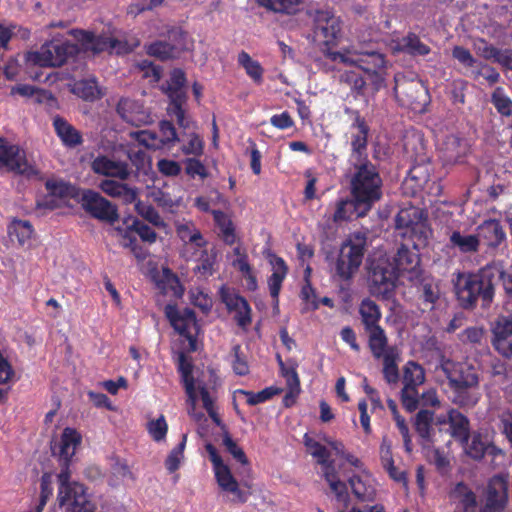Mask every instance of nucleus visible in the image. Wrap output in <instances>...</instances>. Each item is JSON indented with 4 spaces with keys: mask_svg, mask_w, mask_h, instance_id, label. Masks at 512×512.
<instances>
[{
    "mask_svg": "<svg viewBox=\"0 0 512 512\" xmlns=\"http://www.w3.org/2000/svg\"><path fill=\"white\" fill-rule=\"evenodd\" d=\"M500 276V265L496 263H489L476 272L454 273L452 281L460 307L473 310L480 301L482 308H489L494 300Z\"/></svg>",
    "mask_w": 512,
    "mask_h": 512,
    "instance_id": "f257e3e1",
    "label": "nucleus"
},
{
    "mask_svg": "<svg viewBox=\"0 0 512 512\" xmlns=\"http://www.w3.org/2000/svg\"><path fill=\"white\" fill-rule=\"evenodd\" d=\"M363 232H354L341 243L336 256L329 260L333 280L349 285L358 273L368 247Z\"/></svg>",
    "mask_w": 512,
    "mask_h": 512,
    "instance_id": "f03ea898",
    "label": "nucleus"
},
{
    "mask_svg": "<svg viewBox=\"0 0 512 512\" xmlns=\"http://www.w3.org/2000/svg\"><path fill=\"white\" fill-rule=\"evenodd\" d=\"M440 369L454 393L453 403L460 407L474 406L478 398L473 397L469 391L479 387L480 375L477 367L467 361L442 358Z\"/></svg>",
    "mask_w": 512,
    "mask_h": 512,
    "instance_id": "7ed1b4c3",
    "label": "nucleus"
},
{
    "mask_svg": "<svg viewBox=\"0 0 512 512\" xmlns=\"http://www.w3.org/2000/svg\"><path fill=\"white\" fill-rule=\"evenodd\" d=\"M353 169L350 178V193L358 203L372 209L382 197V178L377 167L368 159L349 162Z\"/></svg>",
    "mask_w": 512,
    "mask_h": 512,
    "instance_id": "20e7f679",
    "label": "nucleus"
},
{
    "mask_svg": "<svg viewBox=\"0 0 512 512\" xmlns=\"http://www.w3.org/2000/svg\"><path fill=\"white\" fill-rule=\"evenodd\" d=\"M57 480V501L65 512H91L93 504L89 500L87 488L84 484L71 480L69 469H61Z\"/></svg>",
    "mask_w": 512,
    "mask_h": 512,
    "instance_id": "39448f33",
    "label": "nucleus"
},
{
    "mask_svg": "<svg viewBox=\"0 0 512 512\" xmlns=\"http://www.w3.org/2000/svg\"><path fill=\"white\" fill-rule=\"evenodd\" d=\"M79 53L77 44L54 38L45 42L38 51L29 52L27 61L41 67H60Z\"/></svg>",
    "mask_w": 512,
    "mask_h": 512,
    "instance_id": "423d86ee",
    "label": "nucleus"
},
{
    "mask_svg": "<svg viewBox=\"0 0 512 512\" xmlns=\"http://www.w3.org/2000/svg\"><path fill=\"white\" fill-rule=\"evenodd\" d=\"M394 93L401 105L414 111L423 112L429 103L427 88L418 79H408L404 75L395 76Z\"/></svg>",
    "mask_w": 512,
    "mask_h": 512,
    "instance_id": "0eeeda50",
    "label": "nucleus"
},
{
    "mask_svg": "<svg viewBox=\"0 0 512 512\" xmlns=\"http://www.w3.org/2000/svg\"><path fill=\"white\" fill-rule=\"evenodd\" d=\"M399 275L391 261L386 257L373 259L368 267V281L373 293L387 295L396 286Z\"/></svg>",
    "mask_w": 512,
    "mask_h": 512,
    "instance_id": "6e6552de",
    "label": "nucleus"
},
{
    "mask_svg": "<svg viewBox=\"0 0 512 512\" xmlns=\"http://www.w3.org/2000/svg\"><path fill=\"white\" fill-rule=\"evenodd\" d=\"M80 204L89 215L100 221L114 224L119 219L117 206L94 190H84Z\"/></svg>",
    "mask_w": 512,
    "mask_h": 512,
    "instance_id": "1a4fd4ad",
    "label": "nucleus"
},
{
    "mask_svg": "<svg viewBox=\"0 0 512 512\" xmlns=\"http://www.w3.org/2000/svg\"><path fill=\"white\" fill-rule=\"evenodd\" d=\"M353 122L350 125L349 162L368 160V136L370 127L359 111H352Z\"/></svg>",
    "mask_w": 512,
    "mask_h": 512,
    "instance_id": "9d476101",
    "label": "nucleus"
},
{
    "mask_svg": "<svg viewBox=\"0 0 512 512\" xmlns=\"http://www.w3.org/2000/svg\"><path fill=\"white\" fill-rule=\"evenodd\" d=\"M491 345L505 359H512V315H498L490 325Z\"/></svg>",
    "mask_w": 512,
    "mask_h": 512,
    "instance_id": "9b49d317",
    "label": "nucleus"
},
{
    "mask_svg": "<svg viewBox=\"0 0 512 512\" xmlns=\"http://www.w3.org/2000/svg\"><path fill=\"white\" fill-rule=\"evenodd\" d=\"M420 255L416 243L401 244L392 258V264L397 274L407 275L409 280L417 278L421 273Z\"/></svg>",
    "mask_w": 512,
    "mask_h": 512,
    "instance_id": "f8f14e48",
    "label": "nucleus"
},
{
    "mask_svg": "<svg viewBox=\"0 0 512 512\" xmlns=\"http://www.w3.org/2000/svg\"><path fill=\"white\" fill-rule=\"evenodd\" d=\"M358 58H352L348 55L338 52L327 50L326 56L332 61H340L344 64L355 65L367 74H377L379 69L385 67L384 55L377 51H366L358 53Z\"/></svg>",
    "mask_w": 512,
    "mask_h": 512,
    "instance_id": "ddd939ff",
    "label": "nucleus"
},
{
    "mask_svg": "<svg viewBox=\"0 0 512 512\" xmlns=\"http://www.w3.org/2000/svg\"><path fill=\"white\" fill-rule=\"evenodd\" d=\"M0 165L9 171L27 177L35 176L38 171L28 163L25 152L18 146L1 141L0 143Z\"/></svg>",
    "mask_w": 512,
    "mask_h": 512,
    "instance_id": "4468645a",
    "label": "nucleus"
},
{
    "mask_svg": "<svg viewBox=\"0 0 512 512\" xmlns=\"http://www.w3.org/2000/svg\"><path fill=\"white\" fill-rule=\"evenodd\" d=\"M341 33V21L328 10H317L314 16V39L325 45L334 44Z\"/></svg>",
    "mask_w": 512,
    "mask_h": 512,
    "instance_id": "2eb2a0df",
    "label": "nucleus"
},
{
    "mask_svg": "<svg viewBox=\"0 0 512 512\" xmlns=\"http://www.w3.org/2000/svg\"><path fill=\"white\" fill-rule=\"evenodd\" d=\"M427 214L417 207L411 206L401 209L395 216V227L407 229L412 234H418L419 240L428 238Z\"/></svg>",
    "mask_w": 512,
    "mask_h": 512,
    "instance_id": "dca6fc26",
    "label": "nucleus"
},
{
    "mask_svg": "<svg viewBox=\"0 0 512 512\" xmlns=\"http://www.w3.org/2000/svg\"><path fill=\"white\" fill-rule=\"evenodd\" d=\"M221 301L225 304L229 312H234V320L242 329H247L251 324V307L247 300L235 293L233 290L222 287L220 289Z\"/></svg>",
    "mask_w": 512,
    "mask_h": 512,
    "instance_id": "f3484780",
    "label": "nucleus"
},
{
    "mask_svg": "<svg viewBox=\"0 0 512 512\" xmlns=\"http://www.w3.org/2000/svg\"><path fill=\"white\" fill-rule=\"evenodd\" d=\"M165 315L170 321L173 328L182 336L192 342L191 328L196 325V315L193 309H178L176 305H167L165 307Z\"/></svg>",
    "mask_w": 512,
    "mask_h": 512,
    "instance_id": "a211bd4d",
    "label": "nucleus"
},
{
    "mask_svg": "<svg viewBox=\"0 0 512 512\" xmlns=\"http://www.w3.org/2000/svg\"><path fill=\"white\" fill-rule=\"evenodd\" d=\"M371 209L358 203L355 197L340 198L335 203V211L332 215L334 223H342L351 221L354 217H364Z\"/></svg>",
    "mask_w": 512,
    "mask_h": 512,
    "instance_id": "6ab92c4d",
    "label": "nucleus"
},
{
    "mask_svg": "<svg viewBox=\"0 0 512 512\" xmlns=\"http://www.w3.org/2000/svg\"><path fill=\"white\" fill-rule=\"evenodd\" d=\"M508 501V482L500 475L494 476L488 486L485 506L496 511L504 510Z\"/></svg>",
    "mask_w": 512,
    "mask_h": 512,
    "instance_id": "aec40b11",
    "label": "nucleus"
},
{
    "mask_svg": "<svg viewBox=\"0 0 512 512\" xmlns=\"http://www.w3.org/2000/svg\"><path fill=\"white\" fill-rule=\"evenodd\" d=\"M117 113L125 122L136 127L151 122L150 113L138 102L131 99H121L117 104Z\"/></svg>",
    "mask_w": 512,
    "mask_h": 512,
    "instance_id": "412c9836",
    "label": "nucleus"
},
{
    "mask_svg": "<svg viewBox=\"0 0 512 512\" xmlns=\"http://www.w3.org/2000/svg\"><path fill=\"white\" fill-rule=\"evenodd\" d=\"M70 34L82 44L85 51H90L93 54L107 51L111 54L112 37L97 36L93 32L81 29H73Z\"/></svg>",
    "mask_w": 512,
    "mask_h": 512,
    "instance_id": "4be33fe9",
    "label": "nucleus"
},
{
    "mask_svg": "<svg viewBox=\"0 0 512 512\" xmlns=\"http://www.w3.org/2000/svg\"><path fill=\"white\" fill-rule=\"evenodd\" d=\"M449 499L457 507L453 512H476L478 502L474 491L464 482H458L449 492Z\"/></svg>",
    "mask_w": 512,
    "mask_h": 512,
    "instance_id": "5701e85b",
    "label": "nucleus"
},
{
    "mask_svg": "<svg viewBox=\"0 0 512 512\" xmlns=\"http://www.w3.org/2000/svg\"><path fill=\"white\" fill-rule=\"evenodd\" d=\"M268 258L269 263L272 266V274L268 278V287L270 295L274 300L275 306H277L282 283L288 273V267L283 258L278 257L275 254H269Z\"/></svg>",
    "mask_w": 512,
    "mask_h": 512,
    "instance_id": "b1692460",
    "label": "nucleus"
},
{
    "mask_svg": "<svg viewBox=\"0 0 512 512\" xmlns=\"http://www.w3.org/2000/svg\"><path fill=\"white\" fill-rule=\"evenodd\" d=\"M92 170L96 174L119 178L120 180L128 179L130 171L128 165L124 162L114 161L106 156H98L92 162Z\"/></svg>",
    "mask_w": 512,
    "mask_h": 512,
    "instance_id": "393cba45",
    "label": "nucleus"
},
{
    "mask_svg": "<svg viewBox=\"0 0 512 512\" xmlns=\"http://www.w3.org/2000/svg\"><path fill=\"white\" fill-rule=\"evenodd\" d=\"M449 432L453 439L464 444L470 438V421L467 416L457 409H450L447 413Z\"/></svg>",
    "mask_w": 512,
    "mask_h": 512,
    "instance_id": "a878e982",
    "label": "nucleus"
},
{
    "mask_svg": "<svg viewBox=\"0 0 512 512\" xmlns=\"http://www.w3.org/2000/svg\"><path fill=\"white\" fill-rule=\"evenodd\" d=\"M81 443V435L73 428H65L59 444V459L62 469H69V462Z\"/></svg>",
    "mask_w": 512,
    "mask_h": 512,
    "instance_id": "bb28decb",
    "label": "nucleus"
},
{
    "mask_svg": "<svg viewBox=\"0 0 512 512\" xmlns=\"http://www.w3.org/2000/svg\"><path fill=\"white\" fill-rule=\"evenodd\" d=\"M193 367L191 360L186 356V354L180 352L178 355V372L181 375V380L188 397V402L194 408L197 401V393L193 377Z\"/></svg>",
    "mask_w": 512,
    "mask_h": 512,
    "instance_id": "cd10ccee",
    "label": "nucleus"
},
{
    "mask_svg": "<svg viewBox=\"0 0 512 512\" xmlns=\"http://www.w3.org/2000/svg\"><path fill=\"white\" fill-rule=\"evenodd\" d=\"M477 232L476 236L485 240L487 246L493 248L498 247L506 239V233L500 221L496 219L485 220L477 227Z\"/></svg>",
    "mask_w": 512,
    "mask_h": 512,
    "instance_id": "c85d7f7f",
    "label": "nucleus"
},
{
    "mask_svg": "<svg viewBox=\"0 0 512 512\" xmlns=\"http://www.w3.org/2000/svg\"><path fill=\"white\" fill-rule=\"evenodd\" d=\"M53 127L65 147L75 148L83 143L81 132L64 118L55 116L53 119Z\"/></svg>",
    "mask_w": 512,
    "mask_h": 512,
    "instance_id": "c756f323",
    "label": "nucleus"
},
{
    "mask_svg": "<svg viewBox=\"0 0 512 512\" xmlns=\"http://www.w3.org/2000/svg\"><path fill=\"white\" fill-rule=\"evenodd\" d=\"M467 143L456 135H448L442 146L443 159L446 163L455 164L467 154Z\"/></svg>",
    "mask_w": 512,
    "mask_h": 512,
    "instance_id": "7c9ffc66",
    "label": "nucleus"
},
{
    "mask_svg": "<svg viewBox=\"0 0 512 512\" xmlns=\"http://www.w3.org/2000/svg\"><path fill=\"white\" fill-rule=\"evenodd\" d=\"M448 246L463 254H473L479 251V236L474 234H462L460 231H452L449 235Z\"/></svg>",
    "mask_w": 512,
    "mask_h": 512,
    "instance_id": "2f4dec72",
    "label": "nucleus"
},
{
    "mask_svg": "<svg viewBox=\"0 0 512 512\" xmlns=\"http://www.w3.org/2000/svg\"><path fill=\"white\" fill-rule=\"evenodd\" d=\"M99 188L108 196L121 198L125 203H133L137 198L135 189L115 180H102L99 184Z\"/></svg>",
    "mask_w": 512,
    "mask_h": 512,
    "instance_id": "473e14b6",
    "label": "nucleus"
},
{
    "mask_svg": "<svg viewBox=\"0 0 512 512\" xmlns=\"http://www.w3.org/2000/svg\"><path fill=\"white\" fill-rule=\"evenodd\" d=\"M339 83L348 87L355 99L365 95L367 82L359 70H345L341 72Z\"/></svg>",
    "mask_w": 512,
    "mask_h": 512,
    "instance_id": "72a5a7b5",
    "label": "nucleus"
},
{
    "mask_svg": "<svg viewBox=\"0 0 512 512\" xmlns=\"http://www.w3.org/2000/svg\"><path fill=\"white\" fill-rule=\"evenodd\" d=\"M418 291L422 311H432L440 299L439 285L433 280L424 279L421 282Z\"/></svg>",
    "mask_w": 512,
    "mask_h": 512,
    "instance_id": "f704fd0d",
    "label": "nucleus"
},
{
    "mask_svg": "<svg viewBox=\"0 0 512 512\" xmlns=\"http://www.w3.org/2000/svg\"><path fill=\"white\" fill-rule=\"evenodd\" d=\"M368 333V347L375 359H381L386 356L391 346H388V338L382 327H374L366 330Z\"/></svg>",
    "mask_w": 512,
    "mask_h": 512,
    "instance_id": "c9c22d12",
    "label": "nucleus"
},
{
    "mask_svg": "<svg viewBox=\"0 0 512 512\" xmlns=\"http://www.w3.org/2000/svg\"><path fill=\"white\" fill-rule=\"evenodd\" d=\"M176 234L184 244H194L196 247L202 248L207 245L201 232L196 228L193 222L176 223Z\"/></svg>",
    "mask_w": 512,
    "mask_h": 512,
    "instance_id": "e433bc0d",
    "label": "nucleus"
},
{
    "mask_svg": "<svg viewBox=\"0 0 512 512\" xmlns=\"http://www.w3.org/2000/svg\"><path fill=\"white\" fill-rule=\"evenodd\" d=\"M359 314L365 331L373 329L374 327H381L379 325L381 311L373 300L369 298L362 300L359 306Z\"/></svg>",
    "mask_w": 512,
    "mask_h": 512,
    "instance_id": "4c0bfd02",
    "label": "nucleus"
},
{
    "mask_svg": "<svg viewBox=\"0 0 512 512\" xmlns=\"http://www.w3.org/2000/svg\"><path fill=\"white\" fill-rule=\"evenodd\" d=\"M434 412L429 409H421L415 416L414 428L419 437L426 443L432 442Z\"/></svg>",
    "mask_w": 512,
    "mask_h": 512,
    "instance_id": "58836bf2",
    "label": "nucleus"
},
{
    "mask_svg": "<svg viewBox=\"0 0 512 512\" xmlns=\"http://www.w3.org/2000/svg\"><path fill=\"white\" fill-rule=\"evenodd\" d=\"M399 49L411 56H426L431 49L415 33H408L398 43Z\"/></svg>",
    "mask_w": 512,
    "mask_h": 512,
    "instance_id": "ea45409f",
    "label": "nucleus"
},
{
    "mask_svg": "<svg viewBox=\"0 0 512 512\" xmlns=\"http://www.w3.org/2000/svg\"><path fill=\"white\" fill-rule=\"evenodd\" d=\"M487 443L485 436L480 432H473L466 443L461 444L465 453L475 461H481L487 452Z\"/></svg>",
    "mask_w": 512,
    "mask_h": 512,
    "instance_id": "a19ab883",
    "label": "nucleus"
},
{
    "mask_svg": "<svg viewBox=\"0 0 512 512\" xmlns=\"http://www.w3.org/2000/svg\"><path fill=\"white\" fill-rule=\"evenodd\" d=\"M72 92L86 101H95L102 97L101 90L94 78L76 81Z\"/></svg>",
    "mask_w": 512,
    "mask_h": 512,
    "instance_id": "79ce46f5",
    "label": "nucleus"
},
{
    "mask_svg": "<svg viewBox=\"0 0 512 512\" xmlns=\"http://www.w3.org/2000/svg\"><path fill=\"white\" fill-rule=\"evenodd\" d=\"M383 360V376L388 384H397L399 381V370L397 360L399 359L398 350L396 347H390L386 356L381 358Z\"/></svg>",
    "mask_w": 512,
    "mask_h": 512,
    "instance_id": "37998d69",
    "label": "nucleus"
},
{
    "mask_svg": "<svg viewBox=\"0 0 512 512\" xmlns=\"http://www.w3.org/2000/svg\"><path fill=\"white\" fill-rule=\"evenodd\" d=\"M304 445L309 453L316 458L318 464L324 466L325 469L333 470V463L329 462L330 452L324 445L310 437L307 433L304 435Z\"/></svg>",
    "mask_w": 512,
    "mask_h": 512,
    "instance_id": "c03bdc74",
    "label": "nucleus"
},
{
    "mask_svg": "<svg viewBox=\"0 0 512 512\" xmlns=\"http://www.w3.org/2000/svg\"><path fill=\"white\" fill-rule=\"evenodd\" d=\"M212 213L214 221L220 229L223 241L228 245L234 244L236 236L234 225L231 219L227 216L226 213L220 210H214Z\"/></svg>",
    "mask_w": 512,
    "mask_h": 512,
    "instance_id": "a18cd8bd",
    "label": "nucleus"
},
{
    "mask_svg": "<svg viewBox=\"0 0 512 512\" xmlns=\"http://www.w3.org/2000/svg\"><path fill=\"white\" fill-rule=\"evenodd\" d=\"M9 236L13 240L16 238L20 245L27 244L33 235V227L27 220H14L8 229Z\"/></svg>",
    "mask_w": 512,
    "mask_h": 512,
    "instance_id": "49530a36",
    "label": "nucleus"
},
{
    "mask_svg": "<svg viewBox=\"0 0 512 512\" xmlns=\"http://www.w3.org/2000/svg\"><path fill=\"white\" fill-rule=\"evenodd\" d=\"M146 52L149 56L164 61L175 57L177 47L168 41L159 40L147 45Z\"/></svg>",
    "mask_w": 512,
    "mask_h": 512,
    "instance_id": "de8ad7c7",
    "label": "nucleus"
},
{
    "mask_svg": "<svg viewBox=\"0 0 512 512\" xmlns=\"http://www.w3.org/2000/svg\"><path fill=\"white\" fill-rule=\"evenodd\" d=\"M324 478L329 483L330 489L335 494L337 501L343 503L347 506L349 502V494L347 490V486L344 482L340 481L337 478L335 469H325L324 470Z\"/></svg>",
    "mask_w": 512,
    "mask_h": 512,
    "instance_id": "09e8293b",
    "label": "nucleus"
},
{
    "mask_svg": "<svg viewBox=\"0 0 512 512\" xmlns=\"http://www.w3.org/2000/svg\"><path fill=\"white\" fill-rule=\"evenodd\" d=\"M238 63L245 69L247 75L252 78L254 82H262L264 72L262 66L258 61L253 60L247 52L241 51L238 54Z\"/></svg>",
    "mask_w": 512,
    "mask_h": 512,
    "instance_id": "8fccbe9b",
    "label": "nucleus"
},
{
    "mask_svg": "<svg viewBox=\"0 0 512 512\" xmlns=\"http://www.w3.org/2000/svg\"><path fill=\"white\" fill-rule=\"evenodd\" d=\"M425 381L423 367L415 361H408L403 368V385L420 386Z\"/></svg>",
    "mask_w": 512,
    "mask_h": 512,
    "instance_id": "3c124183",
    "label": "nucleus"
},
{
    "mask_svg": "<svg viewBox=\"0 0 512 512\" xmlns=\"http://www.w3.org/2000/svg\"><path fill=\"white\" fill-rule=\"evenodd\" d=\"M491 103L499 114L505 117L512 116V100L505 93L503 87H496L491 94Z\"/></svg>",
    "mask_w": 512,
    "mask_h": 512,
    "instance_id": "603ef678",
    "label": "nucleus"
},
{
    "mask_svg": "<svg viewBox=\"0 0 512 512\" xmlns=\"http://www.w3.org/2000/svg\"><path fill=\"white\" fill-rule=\"evenodd\" d=\"M223 446L226 451L241 465L249 466V460L244 450L232 439L228 431L223 433Z\"/></svg>",
    "mask_w": 512,
    "mask_h": 512,
    "instance_id": "864d4df0",
    "label": "nucleus"
},
{
    "mask_svg": "<svg viewBox=\"0 0 512 512\" xmlns=\"http://www.w3.org/2000/svg\"><path fill=\"white\" fill-rule=\"evenodd\" d=\"M418 386L416 385H403L401 390V403L408 412H413L419 407Z\"/></svg>",
    "mask_w": 512,
    "mask_h": 512,
    "instance_id": "5fc2aeb1",
    "label": "nucleus"
},
{
    "mask_svg": "<svg viewBox=\"0 0 512 512\" xmlns=\"http://www.w3.org/2000/svg\"><path fill=\"white\" fill-rule=\"evenodd\" d=\"M135 210L141 217H143L145 220H147L154 226L163 227L165 225L164 220L161 218L158 211L151 204L144 203L139 200L135 204Z\"/></svg>",
    "mask_w": 512,
    "mask_h": 512,
    "instance_id": "6e6d98bb",
    "label": "nucleus"
},
{
    "mask_svg": "<svg viewBox=\"0 0 512 512\" xmlns=\"http://www.w3.org/2000/svg\"><path fill=\"white\" fill-rule=\"evenodd\" d=\"M497 427L501 435L506 439L509 446L512 448V409L504 408L498 415Z\"/></svg>",
    "mask_w": 512,
    "mask_h": 512,
    "instance_id": "4d7b16f0",
    "label": "nucleus"
},
{
    "mask_svg": "<svg viewBox=\"0 0 512 512\" xmlns=\"http://www.w3.org/2000/svg\"><path fill=\"white\" fill-rule=\"evenodd\" d=\"M471 75L474 79L483 77L489 85H494L501 78L500 73L494 67L482 62H478L475 65V67L471 70Z\"/></svg>",
    "mask_w": 512,
    "mask_h": 512,
    "instance_id": "13d9d810",
    "label": "nucleus"
},
{
    "mask_svg": "<svg viewBox=\"0 0 512 512\" xmlns=\"http://www.w3.org/2000/svg\"><path fill=\"white\" fill-rule=\"evenodd\" d=\"M186 441H187V435L183 434L181 442L176 447H174L171 450V452L169 453V455L165 461V466L170 473H173L176 470H178L181 460L184 457V449L186 446Z\"/></svg>",
    "mask_w": 512,
    "mask_h": 512,
    "instance_id": "bf43d9fd",
    "label": "nucleus"
},
{
    "mask_svg": "<svg viewBox=\"0 0 512 512\" xmlns=\"http://www.w3.org/2000/svg\"><path fill=\"white\" fill-rule=\"evenodd\" d=\"M183 136H187V142L183 144L182 152L185 155L201 156L203 154L204 142L200 136L195 131L184 133Z\"/></svg>",
    "mask_w": 512,
    "mask_h": 512,
    "instance_id": "052dcab7",
    "label": "nucleus"
},
{
    "mask_svg": "<svg viewBox=\"0 0 512 512\" xmlns=\"http://www.w3.org/2000/svg\"><path fill=\"white\" fill-rule=\"evenodd\" d=\"M280 392L281 389L272 386L267 387L257 393L246 390H239V393L244 394L247 397V404L251 406L263 403L271 399L273 396L279 394Z\"/></svg>",
    "mask_w": 512,
    "mask_h": 512,
    "instance_id": "680f3d73",
    "label": "nucleus"
},
{
    "mask_svg": "<svg viewBox=\"0 0 512 512\" xmlns=\"http://www.w3.org/2000/svg\"><path fill=\"white\" fill-rule=\"evenodd\" d=\"M160 141L163 145H171L180 141L173 123L168 120H162L159 123Z\"/></svg>",
    "mask_w": 512,
    "mask_h": 512,
    "instance_id": "e2e57ef3",
    "label": "nucleus"
},
{
    "mask_svg": "<svg viewBox=\"0 0 512 512\" xmlns=\"http://www.w3.org/2000/svg\"><path fill=\"white\" fill-rule=\"evenodd\" d=\"M166 93L170 99L167 113L184 110L183 106L187 102V93L184 88L166 90Z\"/></svg>",
    "mask_w": 512,
    "mask_h": 512,
    "instance_id": "0e129e2a",
    "label": "nucleus"
},
{
    "mask_svg": "<svg viewBox=\"0 0 512 512\" xmlns=\"http://www.w3.org/2000/svg\"><path fill=\"white\" fill-rule=\"evenodd\" d=\"M147 429L154 441L160 442L165 439L168 425L163 415L156 420H151L147 424Z\"/></svg>",
    "mask_w": 512,
    "mask_h": 512,
    "instance_id": "69168bd1",
    "label": "nucleus"
},
{
    "mask_svg": "<svg viewBox=\"0 0 512 512\" xmlns=\"http://www.w3.org/2000/svg\"><path fill=\"white\" fill-rule=\"evenodd\" d=\"M128 229L135 231L145 242L154 243L156 241V232L150 226L136 218L132 219V223L128 225Z\"/></svg>",
    "mask_w": 512,
    "mask_h": 512,
    "instance_id": "338daca9",
    "label": "nucleus"
},
{
    "mask_svg": "<svg viewBox=\"0 0 512 512\" xmlns=\"http://www.w3.org/2000/svg\"><path fill=\"white\" fill-rule=\"evenodd\" d=\"M184 163L185 172L189 177L195 178L198 176L201 179L208 177V172L205 165L196 157L187 158Z\"/></svg>",
    "mask_w": 512,
    "mask_h": 512,
    "instance_id": "774afa93",
    "label": "nucleus"
}]
</instances>
